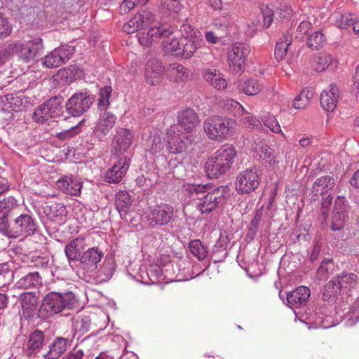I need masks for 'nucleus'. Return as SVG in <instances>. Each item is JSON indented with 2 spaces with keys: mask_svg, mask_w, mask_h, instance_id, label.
<instances>
[{
  "mask_svg": "<svg viewBox=\"0 0 359 359\" xmlns=\"http://www.w3.org/2000/svg\"><path fill=\"white\" fill-rule=\"evenodd\" d=\"M122 29L126 34L137 32L139 43L144 47L157 43L160 39L171 36L175 29L170 25L161 23L156 15L147 10H142L124 23Z\"/></svg>",
  "mask_w": 359,
  "mask_h": 359,
  "instance_id": "f257e3e1",
  "label": "nucleus"
},
{
  "mask_svg": "<svg viewBox=\"0 0 359 359\" xmlns=\"http://www.w3.org/2000/svg\"><path fill=\"white\" fill-rule=\"evenodd\" d=\"M184 187L189 196L196 200V208L202 214L213 211L224 198V187L209 191L211 187L208 184L202 185L189 183Z\"/></svg>",
  "mask_w": 359,
  "mask_h": 359,
  "instance_id": "f03ea898",
  "label": "nucleus"
},
{
  "mask_svg": "<svg viewBox=\"0 0 359 359\" xmlns=\"http://www.w3.org/2000/svg\"><path fill=\"white\" fill-rule=\"evenodd\" d=\"M237 151L230 145L215 151L205 163V170L209 178L217 179L231 168Z\"/></svg>",
  "mask_w": 359,
  "mask_h": 359,
  "instance_id": "7ed1b4c3",
  "label": "nucleus"
},
{
  "mask_svg": "<svg viewBox=\"0 0 359 359\" xmlns=\"http://www.w3.org/2000/svg\"><path fill=\"white\" fill-rule=\"evenodd\" d=\"M203 128L210 139L222 142L236 133L237 123L231 118L215 115L204 121Z\"/></svg>",
  "mask_w": 359,
  "mask_h": 359,
  "instance_id": "20e7f679",
  "label": "nucleus"
},
{
  "mask_svg": "<svg viewBox=\"0 0 359 359\" xmlns=\"http://www.w3.org/2000/svg\"><path fill=\"white\" fill-rule=\"evenodd\" d=\"M76 306L77 299L72 292H50L44 297L41 311H46L48 316H53L65 310L72 309Z\"/></svg>",
  "mask_w": 359,
  "mask_h": 359,
  "instance_id": "39448f33",
  "label": "nucleus"
},
{
  "mask_svg": "<svg viewBox=\"0 0 359 359\" xmlns=\"http://www.w3.org/2000/svg\"><path fill=\"white\" fill-rule=\"evenodd\" d=\"M10 46L12 53H15L18 59L25 63L33 62L44 48L43 40L40 37L16 41L10 43Z\"/></svg>",
  "mask_w": 359,
  "mask_h": 359,
  "instance_id": "423d86ee",
  "label": "nucleus"
},
{
  "mask_svg": "<svg viewBox=\"0 0 359 359\" xmlns=\"http://www.w3.org/2000/svg\"><path fill=\"white\" fill-rule=\"evenodd\" d=\"M179 126H170L166 133V148L170 154L184 152L191 144V137L183 133Z\"/></svg>",
  "mask_w": 359,
  "mask_h": 359,
  "instance_id": "0eeeda50",
  "label": "nucleus"
},
{
  "mask_svg": "<svg viewBox=\"0 0 359 359\" xmlns=\"http://www.w3.org/2000/svg\"><path fill=\"white\" fill-rule=\"evenodd\" d=\"M261 181L259 169L255 166L239 172L235 182L236 189L239 194H250L256 190Z\"/></svg>",
  "mask_w": 359,
  "mask_h": 359,
  "instance_id": "6e6552de",
  "label": "nucleus"
},
{
  "mask_svg": "<svg viewBox=\"0 0 359 359\" xmlns=\"http://www.w3.org/2000/svg\"><path fill=\"white\" fill-rule=\"evenodd\" d=\"M358 277L355 273L342 272L330 280L325 285L323 296L335 297L343 289H351L356 286Z\"/></svg>",
  "mask_w": 359,
  "mask_h": 359,
  "instance_id": "1a4fd4ad",
  "label": "nucleus"
},
{
  "mask_svg": "<svg viewBox=\"0 0 359 359\" xmlns=\"http://www.w3.org/2000/svg\"><path fill=\"white\" fill-rule=\"evenodd\" d=\"M74 46L64 44L55 48L42 58V64L46 68H55L65 64L74 53Z\"/></svg>",
  "mask_w": 359,
  "mask_h": 359,
  "instance_id": "9d476101",
  "label": "nucleus"
},
{
  "mask_svg": "<svg viewBox=\"0 0 359 359\" xmlns=\"http://www.w3.org/2000/svg\"><path fill=\"white\" fill-rule=\"evenodd\" d=\"M250 46L243 43L233 44L228 52L229 67L233 72H241L245 69L246 59L250 54Z\"/></svg>",
  "mask_w": 359,
  "mask_h": 359,
  "instance_id": "9b49d317",
  "label": "nucleus"
},
{
  "mask_svg": "<svg viewBox=\"0 0 359 359\" xmlns=\"http://www.w3.org/2000/svg\"><path fill=\"white\" fill-rule=\"evenodd\" d=\"M36 230V222L28 214H21L16 217L9 231L13 238L27 237L33 235Z\"/></svg>",
  "mask_w": 359,
  "mask_h": 359,
  "instance_id": "f8f14e48",
  "label": "nucleus"
},
{
  "mask_svg": "<svg viewBox=\"0 0 359 359\" xmlns=\"http://www.w3.org/2000/svg\"><path fill=\"white\" fill-rule=\"evenodd\" d=\"M62 113V107L57 98L50 99L40 105L34 112V119L38 123H44L50 119H55L60 116Z\"/></svg>",
  "mask_w": 359,
  "mask_h": 359,
  "instance_id": "ddd939ff",
  "label": "nucleus"
},
{
  "mask_svg": "<svg viewBox=\"0 0 359 359\" xmlns=\"http://www.w3.org/2000/svg\"><path fill=\"white\" fill-rule=\"evenodd\" d=\"M134 139L135 135L130 129L124 128L117 129L111 142L112 151L116 156L123 155L133 144Z\"/></svg>",
  "mask_w": 359,
  "mask_h": 359,
  "instance_id": "4468645a",
  "label": "nucleus"
},
{
  "mask_svg": "<svg viewBox=\"0 0 359 359\" xmlns=\"http://www.w3.org/2000/svg\"><path fill=\"white\" fill-rule=\"evenodd\" d=\"M174 210L171 205L161 203L149 208L148 221L151 226H163L169 223L173 217Z\"/></svg>",
  "mask_w": 359,
  "mask_h": 359,
  "instance_id": "2eb2a0df",
  "label": "nucleus"
},
{
  "mask_svg": "<svg viewBox=\"0 0 359 359\" xmlns=\"http://www.w3.org/2000/svg\"><path fill=\"white\" fill-rule=\"evenodd\" d=\"M255 151L264 161L266 167L273 172L279 170V161L275 151L265 142L259 140L255 142Z\"/></svg>",
  "mask_w": 359,
  "mask_h": 359,
  "instance_id": "dca6fc26",
  "label": "nucleus"
},
{
  "mask_svg": "<svg viewBox=\"0 0 359 359\" xmlns=\"http://www.w3.org/2000/svg\"><path fill=\"white\" fill-rule=\"evenodd\" d=\"M130 165L128 156H122L109 168L106 173L105 180L109 183L118 184L125 177Z\"/></svg>",
  "mask_w": 359,
  "mask_h": 359,
  "instance_id": "f3484780",
  "label": "nucleus"
},
{
  "mask_svg": "<svg viewBox=\"0 0 359 359\" xmlns=\"http://www.w3.org/2000/svg\"><path fill=\"white\" fill-rule=\"evenodd\" d=\"M68 113L76 117L81 115L90 107V97L88 93H80L72 95L66 104Z\"/></svg>",
  "mask_w": 359,
  "mask_h": 359,
  "instance_id": "a211bd4d",
  "label": "nucleus"
},
{
  "mask_svg": "<svg viewBox=\"0 0 359 359\" xmlns=\"http://www.w3.org/2000/svg\"><path fill=\"white\" fill-rule=\"evenodd\" d=\"M21 316L26 320L32 318L37 311L38 298L34 292L22 293L20 297Z\"/></svg>",
  "mask_w": 359,
  "mask_h": 359,
  "instance_id": "6ab92c4d",
  "label": "nucleus"
},
{
  "mask_svg": "<svg viewBox=\"0 0 359 359\" xmlns=\"http://www.w3.org/2000/svg\"><path fill=\"white\" fill-rule=\"evenodd\" d=\"M199 118L195 111L192 109H186L179 113L177 123L172 126H179L181 130L183 128L184 133L189 134L199 124Z\"/></svg>",
  "mask_w": 359,
  "mask_h": 359,
  "instance_id": "aec40b11",
  "label": "nucleus"
},
{
  "mask_svg": "<svg viewBox=\"0 0 359 359\" xmlns=\"http://www.w3.org/2000/svg\"><path fill=\"white\" fill-rule=\"evenodd\" d=\"M164 72V67L157 59L152 58L147 61L145 67V79L147 83L150 85L159 83Z\"/></svg>",
  "mask_w": 359,
  "mask_h": 359,
  "instance_id": "412c9836",
  "label": "nucleus"
},
{
  "mask_svg": "<svg viewBox=\"0 0 359 359\" xmlns=\"http://www.w3.org/2000/svg\"><path fill=\"white\" fill-rule=\"evenodd\" d=\"M311 296L310 289L306 286H299L287 295L289 307L300 309L306 305Z\"/></svg>",
  "mask_w": 359,
  "mask_h": 359,
  "instance_id": "4be33fe9",
  "label": "nucleus"
},
{
  "mask_svg": "<svg viewBox=\"0 0 359 359\" xmlns=\"http://www.w3.org/2000/svg\"><path fill=\"white\" fill-rule=\"evenodd\" d=\"M44 345V333L39 330H35L28 335L25 343V350L27 355H31L39 353Z\"/></svg>",
  "mask_w": 359,
  "mask_h": 359,
  "instance_id": "5701e85b",
  "label": "nucleus"
},
{
  "mask_svg": "<svg viewBox=\"0 0 359 359\" xmlns=\"http://www.w3.org/2000/svg\"><path fill=\"white\" fill-rule=\"evenodd\" d=\"M339 89L335 84L329 85L323 90L320 95V104L322 107L329 111H333L338 102Z\"/></svg>",
  "mask_w": 359,
  "mask_h": 359,
  "instance_id": "b1692460",
  "label": "nucleus"
},
{
  "mask_svg": "<svg viewBox=\"0 0 359 359\" xmlns=\"http://www.w3.org/2000/svg\"><path fill=\"white\" fill-rule=\"evenodd\" d=\"M56 185L62 193L71 196H78L81 189V182L72 175L61 177L57 181Z\"/></svg>",
  "mask_w": 359,
  "mask_h": 359,
  "instance_id": "393cba45",
  "label": "nucleus"
},
{
  "mask_svg": "<svg viewBox=\"0 0 359 359\" xmlns=\"http://www.w3.org/2000/svg\"><path fill=\"white\" fill-rule=\"evenodd\" d=\"M264 88L263 81L252 77L241 81L238 84L239 91L248 96H255L260 93Z\"/></svg>",
  "mask_w": 359,
  "mask_h": 359,
  "instance_id": "a878e982",
  "label": "nucleus"
},
{
  "mask_svg": "<svg viewBox=\"0 0 359 359\" xmlns=\"http://www.w3.org/2000/svg\"><path fill=\"white\" fill-rule=\"evenodd\" d=\"M69 343L68 339L57 337L48 346V351L43 354L45 359H57L67 350V344Z\"/></svg>",
  "mask_w": 359,
  "mask_h": 359,
  "instance_id": "bb28decb",
  "label": "nucleus"
},
{
  "mask_svg": "<svg viewBox=\"0 0 359 359\" xmlns=\"http://www.w3.org/2000/svg\"><path fill=\"white\" fill-rule=\"evenodd\" d=\"M87 247L88 243L83 238H77L72 241L66 245L65 250L68 260H76Z\"/></svg>",
  "mask_w": 359,
  "mask_h": 359,
  "instance_id": "cd10ccee",
  "label": "nucleus"
},
{
  "mask_svg": "<svg viewBox=\"0 0 359 359\" xmlns=\"http://www.w3.org/2000/svg\"><path fill=\"white\" fill-rule=\"evenodd\" d=\"M42 284V278L38 272H30L20 278L15 283L18 289H38Z\"/></svg>",
  "mask_w": 359,
  "mask_h": 359,
  "instance_id": "c85d7f7f",
  "label": "nucleus"
},
{
  "mask_svg": "<svg viewBox=\"0 0 359 359\" xmlns=\"http://www.w3.org/2000/svg\"><path fill=\"white\" fill-rule=\"evenodd\" d=\"M9 105L11 111H20L29 106L31 102V98L27 96L25 92L18 91L8 94Z\"/></svg>",
  "mask_w": 359,
  "mask_h": 359,
  "instance_id": "c756f323",
  "label": "nucleus"
},
{
  "mask_svg": "<svg viewBox=\"0 0 359 359\" xmlns=\"http://www.w3.org/2000/svg\"><path fill=\"white\" fill-rule=\"evenodd\" d=\"M116 121L114 114L110 112H104L100 117L99 122L96 125L94 133H100V135L104 136L114 127Z\"/></svg>",
  "mask_w": 359,
  "mask_h": 359,
  "instance_id": "7c9ffc66",
  "label": "nucleus"
},
{
  "mask_svg": "<svg viewBox=\"0 0 359 359\" xmlns=\"http://www.w3.org/2000/svg\"><path fill=\"white\" fill-rule=\"evenodd\" d=\"M203 77L210 86L216 89H225L227 86V82L222 74L216 69H205L203 72Z\"/></svg>",
  "mask_w": 359,
  "mask_h": 359,
  "instance_id": "2f4dec72",
  "label": "nucleus"
},
{
  "mask_svg": "<svg viewBox=\"0 0 359 359\" xmlns=\"http://www.w3.org/2000/svg\"><path fill=\"white\" fill-rule=\"evenodd\" d=\"M335 184L334 179L325 175L318 178L313 184L311 191L314 195H322L323 193L332 189Z\"/></svg>",
  "mask_w": 359,
  "mask_h": 359,
  "instance_id": "473e14b6",
  "label": "nucleus"
},
{
  "mask_svg": "<svg viewBox=\"0 0 359 359\" xmlns=\"http://www.w3.org/2000/svg\"><path fill=\"white\" fill-rule=\"evenodd\" d=\"M292 36L290 33H285L278 39L274 52V55L278 61L283 60L292 43Z\"/></svg>",
  "mask_w": 359,
  "mask_h": 359,
  "instance_id": "72a5a7b5",
  "label": "nucleus"
},
{
  "mask_svg": "<svg viewBox=\"0 0 359 359\" xmlns=\"http://www.w3.org/2000/svg\"><path fill=\"white\" fill-rule=\"evenodd\" d=\"M218 104L224 111L233 114L234 116H243L247 110L238 101L231 98L221 100Z\"/></svg>",
  "mask_w": 359,
  "mask_h": 359,
  "instance_id": "f704fd0d",
  "label": "nucleus"
},
{
  "mask_svg": "<svg viewBox=\"0 0 359 359\" xmlns=\"http://www.w3.org/2000/svg\"><path fill=\"white\" fill-rule=\"evenodd\" d=\"M181 32L182 38H187L191 41L203 46L204 41L202 34L199 31L188 24H184L181 27Z\"/></svg>",
  "mask_w": 359,
  "mask_h": 359,
  "instance_id": "c9c22d12",
  "label": "nucleus"
},
{
  "mask_svg": "<svg viewBox=\"0 0 359 359\" xmlns=\"http://www.w3.org/2000/svg\"><path fill=\"white\" fill-rule=\"evenodd\" d=\"M168 70L171 79L176 82H183L189 79V69L181 64H172Z\"/></svg>",
  "mask_w": 359,
  "mask_h": 359,
  "instance_id": "e433bc0d",
  "label": "nucleus"
},
{
  "mask_svg": "<svg viewBox=\"0 0 359 359\" xmlns=\"http://www.w3.org/2000/svg\"><path fill=\"white\" fill-rule=\"evenodd\" d=\"M332 62V57L330 54L319 53L314 55L311 60V65L316 72L325 71Z\"/></svg>",
  "mask_w": 359,
  "mask_h": 359,
  "instance_id": "4c0bfd02",
  "label": "nucleus"
},
{
  "mask_svg": "<svg viewBox=\"0 0 359 359\" xmlns=\"http://www.w3.org/2000/svg\"><path fill=\"white\" fill-rule=\"evenodd\" d=\"M180 43H182L180 46V50L181 51V53H180V57L184 59H189L191 57L197 49L202 47L201 46L191 41L187 38L180 37Z\"/></svg>",
  "mask_w": 359,
  "mask_h": 359,
  "instance_id": "58836bf2",
  "label": "nucleus"
},
{
  "mask_svg": "<svg viewBox=\"0 0 359 359\" xmlns=\"http://www.w3.org/2000/svg\"><path fill=\"white\" fill-rule=\"evenodd\" d=\"M46 212L52 220L62 222L66 218L67 211L66 207L62 204L54 203L48 208Z\"/></svg>",
  "mask_w": 359,
  "mask_h": 359,
  "instance_id": "ea45409f",
  "label": "nucleus"
},
{
  "mask_svg": "<svg viewBox=\"0 0 359 359\" xmlns=\"http://www.w3.org/2000/svg\"><path fill=\"white\" fill-rule=\"evenodd\" d=\"M313 94V90L310 88H306L303 89L299 95L294 100V107L298 109H305L309 105Z\"/></svg>",
  "mask_w": 359,
  "mask_h": 359,
  "instance_id": "a19ab883",
  "label": "nucleus"
},
{
  "mask_svg": "<svg viewBox=\"0 0 359 359\" xmlns=\"http://www.w3.org/2000/svg\"><path fill=\"white\" fill-rule=\"evenodd\" d=\"M131 200L130 196L126 191H119L115 196V205L117 210L121 212H126V209L130 205Z\"/></svg>",
  "mask_w": 359,
  "mask_h": 359,
  "instance_id": "79ce46f5",
  "label": "nucleus"
},
{
  "mask_svg": "<svg viewBox=\"0 0 359 359\" xmlns=\"http://www.w3.org/2000/svg\"><path fill=\"white\" fill-rule=\"evenodd\" d=\"M180 37H173L171 39L163 41V48L165 52L172 55L180 57L181 51L180 50Z\"/></svg>",
  "mask_w": 359,
  "mask_h": 359,
  "instance_id": "37998d69",
  "label": "nucleus"
},
{
  "mask_svg": "<svg viewBox=\"0 0 359 359\" xmlns=\"http://www.w3.org/2000/svg\"><path fill=\"white\" fill-rule=\"evenodd\" d=\"M17 206L18 201L13 196H8L0 201V218L6 217L8 214Z\"/></svg>",
  "mask_w": 359,
  "mask_h": 359,
  "instance_id": "c03bdc74",
  "label": "nucleus"
},
{
  "mask_svg": "<svg viewBox=\"0 0 359 359\" xmlns=\"http://www.w3.org/2000/svg\"><path fill=\"white\" fill-rule=\"evenodd\" d=\"M189 250L198 260H203L207 256V250L200 240L191 241L189 243Z\"/></svg>",
  "mask_w": 359,
  "mask_h": 359,
  "instance_id": "a18cd8bd",
  "label": "nucleus"
},
{
  "mask_svg": "<svg viewBox=\"0 0 359 359\" xmlns=\"http://www.w3.org/2000/svg\"><path fill=\"white\" fill-rule=\"evenodd\" d=\"M111 91L112 88L110 86H105L100 89L97 102V107L100 110H105L109 107Z\"/></svg>",
  "mask_w": 359,
  "mask_h": 359,
  "instance_id": "49530a36",
  "label": "nucleus"
},
{
  "mask_svg": "<svg viewBox=\"0 0 359 359\" xmlns=\"http://www.w3.org/2000/svg\"><path fill=\"white\" fill-rule=\"evenodd\" d=\"M112 272L109 264L104 263L97 271L93 274L94 280L96 283H100L108 280L111 276Z\"/></svg>",
  "mask_w": 359,
  "mask_h": 359,
  "instance_id": "de8ad7c7",
  "label": "nucleus"
},
{
  "mask_svg": "<svg viewBox=\"0 0 359 359\" xmlns=\"http://www.w3.org/2000/svg\"><path fill=\"white\" fill-rule=\"evenodd\" d=\"M347 219V212L341 211L333 212L331 229L333 231H339L342 229L344 227Z\"/></svg>",
  "mask_w": 359,
  "mask_h": 359,
  "instance_id": "09e8293b",
  "label": "nucleus"
},
{
  "mask_svg": "<svg viewBox=\"0 0 359 359\" xmlns=\"http://www.w3.org/2000/svg\"><path fill=\"white\" fill-rule=\"evenodd\" d=\"M13 276L8 263L0 264V287L10 283Z\"/></svg>",
  "mask_w": 359,
  "mask_h": 359,
  "instance_id": "8fccbe9b",
  "label": "nucleus"
},
{
  "mask_svg": "<svg viewBox=\"0 0 359 359\" xmlns=\"http://www.w3.org/2000/svg\"><path fill=\"white\" fill-rule=\"evenodd\" d=\"M241 116V123L246 128L259 130L262 127L261 122L248 111L247 113H243V115Z\"/></svg>",
  "mask_w": 359,
  "mask_h": 359,
  "instance_id": "3c124183",
  "label": "nucleus"
},
{
  "mask_svg": "<svg viewBox=\"0 0 359 359\" xmlns=\"http://www.w3.org/2000/svg\"><path fill=\"white\" fill-rule=\"evenodd\" d=\"M325 42V37L322 32H316L313 33L308 39V45L313 49H318Z\"/></svg>",
  "mask_w": 359,
  "mask_h": 359,
  "instance_id": "603ef678",
  "label": "nucleus"
},
{
  "mask_svg": "<svg viewBox=\"0 0 359 359\" xmlns=\"http://www.w3.org/2000/svg\"><path fill=\"white\" fill-rule=\"evenodd\" d=\"M181 0H161V6L169 13H177L181 10Z\"/></svg>",
  "mask_w": 359,
  "mask_h": 359,
  "instance_id": "864d4df0",
  "label": "nucleus"
},
{
  "mask_svg": "<svg viewBox=\"0 0 359 359\" xmlns=\"http://www.w3.org/2000/svg\"><path fill=\"white\" fill-rule=\"evenodd\" d=\"M83 122V120L79 121L75 126H72L69 129L57 133L56 137L60 140H65L72 137L73 136L78 133V131L76 130L79 127L81 126Z\"/></svg>",
  "mask_w": 359,
  "mask_h": 359,
  "instance_id": "5fc2aeb1",
  "label": "nucleus"
},
{
  "mask_svg": "<svg viewBox=\"0 0 359 359\" xmlns=\"http://www.w3.org/2000/svg\"><path fill=\"white\" fill-rule=\"evenodd\" d=\"M265 126L268 127L272 132L276 133H280L283 137H285V134L282 132L280 126L273 116H269L264 121Z\"/></svg>",
  "mask_w": 359,
  "mask_h": 359,
  "instance_id": "6e6d98bb",
  "label": "nucleus"
},
{
  "mask_svg": "<svg viewBox=\"0 0 359 359\" xmlns=\"http://www.w3.org/2000/svg\"><path fill=\"white\" fill-rule=\"evenodd\" d=\"M11 48L10 43L0 48V67L10 62L13 55Z\"/></svg>",
  "mask_w": 359,
  "mask_h": 359,
  "instance_id": "4d7b16f0",
  "label": "nucleus"
},
{
  "mask_svg": "<svg viewBox=\"0 0 359 359\" xmlns=\"http://www.w3.org/2000/svg\"><path fill=\"white\" fill-rule=\"evenodd\" d=\"M354 19L352 14L344 13L337 18V23L339 27L341 29H346L352 26Z\"/></svg>",
  "mask_w": 359,
  "mask_h": 359,
  "instance_id": "13d9d810",
  "label": "nucleus"
},
{
  "mask_svg": "<svg viewBox=\"0 0 359 359\" xmlns=\"http://www.w3.org/2000/svg\"><path fill=\"white\" fill-rule=\"evenodd\" d=\"M332 196L328 195L326 198H325L322 202L321 208H320V213L323 216V219L326 221L330 213V207L332 204Z\"/></svg>",
  "mask_w": 359,
  "mask_h": 359,
  "instance_id": "bf43d9fd",
  "label": "nucleus"
},
{
  "mask_svg": "<svg viewBox=\"0 0 359 359\" xmlns=\"http://www.w3.org/2000/svg\"><path fill=\"white\" fill-rule=\"evenodd\" d=\"M11 29L12 27L8 19L0 13V38L8 36L11 33Z\"/></svg>",
  "mask_w": 359,
  "mask_h": 359,
  "instance_id": "052dcab7",
  "label": "nucleus"
},
{
  "mask_svg": "<svg viewBox=\"0 0 359 359\" xmlns=\"http://www.w3.org/2000/svg\"><path fill=\"white\" fill-rule=\"evenodd\" d=\"M33 266L41 269H46L50 266V259L48 257H32Z\"/></svg>",
  "mask_w": 359,
  "mask_h": 359,
  "instance_id": "680f3d73",
  "label": "nucleus"
},
{
  "mask_svg": "<svg viewBox=\"0 0 359 359\" xmlns=\"http://www.w3.org/2000/svg\"><path fill=\"white\" fill-rule=\"evenodd\" d=\"M79 257L81 268L86 271V273H88L90 269V248L88 246L85 248V250H83L82 255Z\"/></svg>",
  "mask_w": 359,
  "mask_h": 359,
  "instance_id": "e2e57ef3",
  "label": "nucleus"
},
{
  "mask_svg": "<svg viewBox=\"0 0 359 359\" xmlns=\"http://www.w3.org/2000/svg\"><path fill=\"white\" fill-rule=\"evenodd\" d=\"M352 86L351 92L355 95L356 99H359V64L357 65L355 69V72L352 79Z\"/></svg>",
  "mask_w": 359,
  "mask_h": 359,
  "instance_id": "0e129e2a",
  "label": "nucleus"
},
{
  "mask_svg": "<svg viewBox=\"0 0 359 359\" xmlns=\"http://www.w3.org/2000/svg\"><path fill=\"white\" fill-rule=\"evenodd\" d=\"M312 25L310 22L304 20L297 28V38H302L311 29Z\"/></svg>",
  "mask_w": 359,
  "mask_h": 359,
  "instance_id": "69168bd1",
  "label": "nucleus"
},
{
  "mask_svg": "<svg viewBox=\"0 0 359 359\" xmlns=\"http://www.w3.org/2000/svg\"><path fill=\"white\" fill-rule=\"evenodd\" d=\"M346 212V199L344 196H338L335 201L333 212Z\"/></svg>",
  "mask_w": 359,
  "mask_h": 359,
  "instance_id": "338daca9",
  "label": "nucleus"
},
{
  "mask_svg": "<svg viewBox=\"0 0 359 359\" xmlns=\"http://www.w3.org/2000/svg\"><path fill=\"white\" fill-rule=\"evenodd\" d=\"M76 327V330L82 334L87 332L90 327L88 320L82 318L80 321H77Z\"/></svg>",
  "mask_w": 359,
  "mask_h": 359,
  "instance_id": "774afa93",
  "label": "nucleus"
}]
</instances>
